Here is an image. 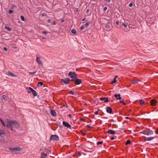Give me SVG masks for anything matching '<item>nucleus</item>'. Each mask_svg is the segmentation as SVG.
Returning <instances> with one entry per match:
<instances>
[{
  "instance_id": "obj_1",
  "label": "nucleus",
  "mask_w": 158,
  "mask_h": 158,
  "mask_svg": "<svg viewBox=\"0 0 158 158\" xmlns=\"http://www.w3.org/2000/svg\"><path fill=\"white\" fill-rule=\"evenodd\" d=\"M6 126L11 131L13 130V127L15 128H18L20 125L16 121L8 120L7 122Z\"/></svg>"
},
{
  "instance_id": "obj_2",
  "label": "nucleus",
  "mask_w": 158,
  "mask_h": 158,
  "mask_svg": "<svg viewBox=\"0 0 158 158\" xmlns=\"http://www.w3.org/2000/svg\"><path fill=\"white\" fill-rule=\"evenodd\" d=\"M9 149L10 151L14 152L16 154L19 153V152L22 150V149L19 147L15 148L10 147Z\"/></svg>"
},
{
  "instance_id": "obj_3",
  "label": "nucleus",
  "mask_w": 158,
  "mask_h": 158,
  "mask_svg": "<svg viewBox=\"0 0 158 158\" xmlns=\"http://www.w3.org/2000/svg\"><path fill=\"white\" fill-rule=\"evenodd\" d=\"M140 133L145 135H152L154 133L153 131L149 129H148L146 130H144L140 132Z\"/></svg>"
},
{
  "instance_id": "obj_4",
  "label": "nucleus",
  "mask_w": 158,
  "mask_h": 158,
  "mask_svg": "<svg viewBox=\"0 0 158 158\" xmlns=\"http://www.w3.org/2000/svg\"><path fill=\"white\" fill-rule=\"evenodd\" d=\"M71 81L74 82L76 85H79L82 83L81 80L80 79H78L77 77L74 79L71 80Z\"/></svg>"
},
{
  "instance_id": "obj_5",
  "label": "nucleus",
  "mask_w": 158,
  "mask_h": 158,
  "mask_svg": "<svg viewBox=\"0 0 158 158\" xmlns=\"http://www.w3.org/2000/svg\"><path fill=\"white\" fill-rule=\"evenodd\" d=\"M68 75L71 78V80L74 79L77 77V75L75 73L72 72H70L68 74Z\"/></svg>"
},
{
  "instance_id": "obj_6",
  "label": "nucleus",
  "mask_w": 158,
  "mask_h": 158,
  "mask_svg": "<svg viewBox=\"0 0 158 158\" xmlns=\"http://www.w3.org/2000/svg\"><path fill=\"white\" fill-rule=\"evenodd\" d=\"M59 139L58 136L56 135H51L50 137V140L53 141L58 140Z\"/></svg>"
},
{
  "instance_id": "obj_7",
  "label": "nucleus",
  "mask_w": 158,
  "mask_h": 158,
  "mask_svg": "<svg viewBox=\"0 0 158 158\" xmlns=\"http://www.w3.org/2000/svg\"><path fill=\"white\" fill-rule=\"evenodd\" d=\"M70 79L69 78H66L65 79H61L60 82H63L64 84H69V83Z\"/></svg>"
},
{
  "instance_id": "obj_8",
  "label": "nucleus",
  "mask_w": 158,
  "mask_h": 158,
  "mask_svg": "<svg viewBox=\"0 0 158 158\" xmlns=\"http://www.w3.org/2000/svg\"><path fill=\"white\" fill-rule=\"evenodd\" d=\"M28 88L32 92V94L34 96H35L37 95V94L36 92L33 89L30 87H29Z\"/></svg>"
},
{
  "instance_id": "obj_9",
  "label": "nucleus",
  "mask_w": 158,
  "mask_h": 158,
  "mask_svg": "<svg viewBox=\"0 0 158 158\" xmlns=\"http://www.w3.org/2000/svg\"><path fill=\"white\" fill-rule=\"evenodd\" d=\"M150 103L152 106H154L156 105L157 101L155 100L152 99L150 101Z\"/></svg>"
},
{
  "instance_id": "obj_10",
  "label": "nucleus",
  "mask_w": 158,
  "mask_h": 158,
  "mask_svg": "<svg viewBox=\"0 0 158 158\" xmlns=\"http://www.w3.org/2000/svg\"><path fill=\"white\" fill-rule=\"evenodd\" d=\"M63 125L65 127L70 129L71 128V126L68 123L65 122H63Z\"/></svg>"
},
{
  "instance_id": "obj_11",
  "label": "nucleus",
  "mask_w": 158,
  "mask_h": 158,
  "mask_svg": "<svg viewBox=\"0 0 158 158\" xmlns=\"http://www.w3.org/2000/svg\"><path fill=\"white\" fill-rule=\"evenodd\" d=\"M106 111L107 113L109 114H112L113 113L112 109L110 107H106Z\"/></svg>"
},
{
  "instance_id": "obj_12",
  "label": "nucleus",
  "mask_w": 158,
  "mask_h": 158,
  "mask_svg": "<svg viewBox=\"0 0 158 158\" xmlns=\"http://www.w3.org/2000/svg\"><path fill=\"white\" fill-rule=\"evenodd\" d=\"M40 157V158H48L47 154L44 153V152L41 153Z\"/></svg>"
},
{
  "instance_id": "obj_13",
  "label": "nucleus",
  "mask_w": 158,
  "mask_h": 158,
  "mask_svg": "<svg viewBox=\"0 0 158 158\" xmlns=\"http://www.w3.org/2000/svg\"><path fill=\"white\" fill-rule=\"evenodd\" d=\"M154 138L155 137H147L144 139V141H151L154 139Z\"/></svg>"
},
{
  "instance_id": "obj_14",
  "label": "nucleus",
  "mask_w": 158,
  "mask_h": 158,
  "mask_svg": "<svg viewBox=\"0 0 158 158\" xmlns=\"http://www.w3.org/2000/svg\"><path fill=\"white\" fill-rule=\"evenodd\" d=\"M140 81L137 79H134L131 81V83L132 84H135L137 83Z\"/></svg>"
},
{
  "instance_id": "obj_15",
  "label": "nucleus",
  "mask_w": 158,
  "mask_h": 158,
  "mask_svg": "<svg viewBox=\"0 0 158 158\" xmlns=\"http://www.w3.org/2000/svg\"><path fill=\"white\" fill-rule=\"evenodd\" d=\"M107 132L109 134H110L111 135H114L115 134V131H114L112 130L111 129H109L108 130Z\"/></svg>"
},
{
  "instance_id": "obj_16",
  "label": "nucleus",
  "mask_w": 158,
  "mask_h": 158,
  "mask_svg": "<svg viewBox=\"0 0 158 158\" xmlns=\"http://www.w3.org/2000/svg\"><path fill=\"white\" fill-rule=\"evenodd\" d=\"M36 61L37 62V63L39 64H42V62L41 60V59L40 57H36Z\"/></svg>"
},
{
  "instance_id": "obj_17",
  "label": "nucleus",
  "mask_w": 158,
  "mask_h": 158,
  "mask_svg": "<svg viewBox=\"0 0 158 158\" xmlns=\"http://www.w3.org/2000/svg\"><path fill=\"white\" fill-rule=\"evenodd\" d=\"M100 100L102 101H103L104 102H107L109 101L108 99L107 98H100Z\"/></svg>"
},
{
  "instance_id": "obj_18",
  "label": "nucleus",
  "mask_w": 158,
  "mask_h": 158,
  "mask_svg": "<svg viewBox=\"0 0 158 158\" xmlns=\"http://www.w3.org/2000/svg\"><path fill=\"white\" fill-rule=\"evenodd\" d=\"M114 96L117 99L121 100V98L120 97V95L119 94H114Z\"/></svg>"
},
{
  "instance_id": "obj_19",
  "label": "nucleus",
  "mask_w": 158,
  "mask_h": 158,
  "mask_svg": "<svg viewBox=\"0 0 158 158\" xmlns=\"http://www.w3.org/2000/svg\"><path fill=\"white\" fill-rule=\"evenodd\" d=\"M51 113L53 116H56V113L54 110H52L51 111Z\"/></svg>"
},
{
  "instance_id": "obj_20",
  "label": "nucleus",
  "mask_w": 158,
  "mask_h": 158,
  "mask_svg": "<svg viewBox=\"0 0 158 158\" xmlns=\"http://www.w3.org/2000/svg\"><path fill=\"white\" fill-rule=\"evenodd\" d=\"M5 135V133L4 131L3 130L0 129V136L3 137Z\"/></svg>"
},
{
  "instance_id": "obj_21",
  "label": "nucleus",
  "mask_w": 158,
  "mask_h": 158,
  "mask_svg": "<svg viewBox=\"0 0 158 158\" xmlns=\"http://www.w3.org/2000/svg\"><path fill=\"white\" fill-rule=\"evenodd\" d=\"M105 27L106 29V30L107 31H110V26L109 25H106Z\"/></svg>"
},
{
  "instance_id": "obj_22",
  "label": "nucleus",
  "mask_w": 158,
  "mask_h": 158,
  "mask_svg": "<svg viewBox=\"0 0 158 158\" xmlns=\"http://www.w3.org/2000/svg\"><path fill=\"white\" fill-rule=\"evenodd\" d=\"M8 73V75H10L12 77H14L15 76V75L13 73H11V72H10V71H9Z\"/></svg>"
},
{
  "instance_id": "obj_23",
  "label": "nucleus",
  "mask_w": 158,
  "mask_h": 158,
  "mask_svg": "<svg viewBox=\"0 0 158 158\" xmlns=\"http://www.w3.org/2000/svg\"><path fill=\"white\" fill-rule=\"evenodd\" d=\"M0 121L1 122V123H2V126L4 127H5L6 126L4 122L2 121V119L0 118Z\"/></svg>"
},
{
  "instance_id": "obj_24",
  "label": "nucleus",
  "mask_w": 158,
  "mask_h": 158,
  "mask_svg": "<svg viewBox=\"0 0 158 158\" xmlns=\"http://www.w3.org/2000/svg\"><path fill=\"white\" fill-rule=\"evenodd\" d=\"M131 141H130V140H128L126 142L125 144L126 145H127L129 144H131Z\"/></svg>"
},
{
  "instance_id": "obj_25",
  "label": "nucleus",
  "mask_w": 158,
  "mask_h": 158,
  "mask_svg": "<svg viewBox=\"0 0 158 158\" xmlns=\"http://www.w3.org/2000/svg\"><path fill=\"white\" fill-rule=\"evenodd\" d=\"M71 32L74 34H76L77 33V31L75 29H73L71 31Z\"/></svg>"
},
{
  "instance_id": "obj_26",
  "label": "nucleus",
  "mask_w": 158,
  "mask_h": 158,
  "mask_svg": "<svg viewBox=\"0 0 158 158\" xmlns=\"http://www.w3.org/2000/svg\"><path fill=\"white\" fill-rule=\"evenodd\" d=\"M140 104L141 105H143L144 103V102L142 100L140 99L139 100Z\"/></svg>"
},
{
  "instance_id": "obj_27",
  "label": "nucleus",
  "mask_w": 158,
  "mask_h": 158,
  "mask_svg": "<svg viewBox=\"0 0 158 158\" xmlns=\"http://www.w3.org/2000/svg\"><path fill=\"white\" fill-rule=\"evenodd\" d=\"M103 142L102 141H98L97 143V145H99L100 144L102 145L103 144Z\"/></svg>"
},
{
  "instance_id": "obj_28",
  "label": "nucleus",
  "mask_w": 158,
  "mask_h": 158,
  "mask_svg": "<svg viewBox=\"0 0 158 158\" xmlns=\"http://www.w3.org/2000/svg\"><path fill=\"white\" fill-rule=\"evenodd\" d=\"M5 28L7 29L9 31H10L11 30V29L9 27L6 26Z\"/></svg>"
},
{
  "instance_id": "obj_29",
  "label": "nucleus",
  "mask_w": 158,
  "mask_h": 158,
  "mask_svg": "<svg viewBox=\"0 0 158 158\" xmlns=\"http://www.w3.org/2000/svg\"><path fill=\"white\" fill-rule=\"evenodd\" d=\"M116 79H115V78H114L113 80L111 82V84H113V83H116Z\"/></svg>"
},
{
  "instance_id": "obj_30",
  "label": "nucleus",
  "mask_w": 158,
  "mask_h": 158,
  "mask_svg": "<svg viewBox=\"0 0 158 158\" xmlns=\"http://www.w3.org/2000/svg\"><path fill=\"white\" fill-rule=\"evenodd\" d=\"M80 132L82 135L85 136L86 135V133H84L82 130H81Z\"/></svg>"
},
{
  "instance_id": "obj_31",
  "label": "nucleus",
  "mask_w": 158,
  "mask_h": 158,
  "mask_svg": "<svg viewBox=\"0 0 158 158\" xmlns=\"http://www.w3.org/2000/svg\"><path fill=\"white\" fill-rule=\"evenodd\" d=\"M20 18H21V20L23 21H25V19L23 17V15H21V16H20Z\"/></svg>"
},
{
  "instance_id": "obj_32",
  "label": "nucleus",
  "mask_w": 158,
  "mask_h": 158,
  "mask_svg": "<svg viewBox=\"0 0 158 158\" xmlns=\"http://www.w3.org/2000/svg\"><path fill=\"white\" fill-rule=\"evenodd\" d=\"M124 101V100H121L120 101V103H122L123 105H126V104L125 103H124L123 101Z\"/></svg>"
},
{
  "instance_id": "obj_33",
  "label": "nucleus",
  "mask_w": 158,
  "mask_h": 158,
  "mask_svg": "<svg viewBox=\"0 0 158 158\" xmlns=\"http://www.w3.org/2000/svg\"><path fill=\"white\" fill-rule=\"evenodd\" d=\"M36 73V71H35V72H29L28 73L30 75H33L34 74H35Z\"/></svg>"
},
{
  "instance_id": "obj_34",
  "label": "nucleus",
  "mask_w": 158,
  "mask_h": 158,
  "mask_svg": "<svg viewBox=\"0 0 158 158\" xmlns=\"http://www.w3.org/2000/svg\"><path fill=\"white\" fill-rule=\"evenodd\" d=\"M6 97L5 95H3L2 96V98L4 100H5V99H6Z\"/></svg>"
},
{
  "instance_id": "obj_35",
  "label": "nucleus",
  "mask_w": 158,
  "mask_h": 158,
  "mask_svg": "<svg viewBox=\"0 0 158 158\" xmlns=\"http://www.w3.org/2000/svg\"><path fill=\"white\" fill-rule=\"evenodd\" d=\"M39 84H40V85H43V83L42 82L40 81L38 83V85Z\"/></svg>"
},
{
  "instance_id": "obj_36",
  "label": "nucleus",
  "mask_w": 158,
  "mask_h": 158,
  "mask_svg": "<svg viewBox=\"0 0 158 158\" xmlns=\"http://www.w3.org/2000/svg\"><path fill=\"white\" fill-rule=\"evenodd\" d=\"M85 28V27L84 26H82L80 28V29L81 30H83Z\"/></svg>"
},
{
  "instance_id": "obj_37",
  "label": "nucleus",
  "mask_w": 158,
  "mask_h": 158,
  "mask_svg": "<svg viewBox=\"0 0 158 158\" xmlns=\"http://www.w3.org/2000/svg\"><path fill=\"white\" fill-rule=\"evenodd\" d=\"M122 25L123 26H124L125 28H126L127 27V25L124 23H123Z\"/></svg>"
},
{
  "instance_id": "obj_38",
  "label": "nucleus",
  "mask_w": 158,
  "mask_h": 158,
  "mask_svg": "<svg viewBox=\"0 0 158 158\" xmlns=\"http://www.w3.org/2000/svg\"><path fill=\"white\" fill-rule=\"evenodd\" d=\"M69 93L71 94H72V95H73L74 94V92L72 91H69Z\"/></svg>"
},
{
  "instance_id": "obj_39",
  "label": "nucleus",
  "mask_w": 158,
  "mask_h": 158,
  "mask_svg": "<svg viewBox=\"0 0 158 158\" xmlns=\"http://www.w3.org/2000/svg\"><path fill=\"white\" fill-rule=\"evenodd\" d=\"M155 133L156 134H158V128L156 129V130L155 131Z\"/></svg>"
},
{
  "instance_id": "obj_40",
  "label": "nucleus",
  "mask_w": 158,
  "mask_h": 158,
  "mask_svg": "<svg viewBox=\"0 0 158 158\" xmlns=\"http://www.w3.org/2000/svg\"><path fill=\"white\" fill-rule=\"evenodd\" d=\"M47 15V14L45 13H43L41 14V16H46Z\"/></svg>"
},
{
  "instance_id": "obj_41",
  "label": "nucleus",
  "mask_w": 158,
  "mask_h": 158,
  "mask_svg": "<svg viewBox=\"0 0 158 158\" xmlns=\"http://www.w3.org/2000/svg\"><path fill=\"white\" fill-rule=\"evenodd\" d=\"M80 120L81 121H83L84 122L85 121V120L82 118H81L80 119Z\"/></svg>"
},
{
  "instance_id": "obj_42",
  "label": "nucleus",
  "mask_w": 158,
  "mask_h": 158,
  "mask_svg": "<svg viewBox=\"0 0 158 158\" xmlns=\"http://www.w3.org/2000/svg\"><path fill=\"white\" fill-rule=\"evenodd\" d=\"M13 12V11L12 10H10L9 11V13L10 14H11Z\"/></svg>"
},
{
  "instance_id": "obj_43",
  "label": "nucleus",
  "mask_w": 158,
  "mask_h": 158,
  "mask_svg": "<svg viewBox=\"0 0 158 158\" xmlns=\"http://www.w3.org/2000/svg\"><path fill=\"white\" fill-rule=\"evenodd\" d=\"M86 127H87L89 128L90 129H91L92 128V127L90 126L89 125H87Z\"/></svg>"
},
{
  "instance_id": "obj_44",
  "label": "nucleus",
  "mask_w": 158,
  "mask_h": 158,
  "mask_svg": "<svg viewBox=\"0 0 158 158\" xmlns=\"http://www.w3.org/2000/svg\"><path fill=\"white\" fill-rule=\"evenodd\" d=\"M89 24V23L88 22H87L85 24V26L87 27L88 26Z\"/></svg>"
},
{
  "instance_id": "obj_45",
  "label": "nucleus",
  "mask_w": 158,
  "mask_h": 158,
  "mask_svg": "<svg viewBox=\"0 0 158 158\" xmlns=\"http://www.w3.org/2000/svg\"><path fill=\"white\" fill-rule=\"evenodd\" d=\"M42 33L43 34H47L48 32L47 31H42Z\"/></svg>"
},
{
  "instance_id": "obj_46",
  "label": "nucleus",
  "mask_w": 158,
  "mask_h": 158,
  "mask_svg": "<svg viewBox=\"0 0 158 158\" xmlns=\"http://www.w3.org/2000/svg\"><path fill=\"white\" fill-rule=\"evenodd\" d=\"M77 154L79 156H80L81 155V154L80 152H77Z\"/></svg>"
},
{
  "instance_id": "obj_47",
  "label": "nucleus",
  "mask_w": 158,
  "mask_h": 158,
  "mask_svg": "<svg viewBox=\"0 0 158 158\" xmlns=\"http://www.w3.org/2000/svg\"><path fill=\"white\" fill-rule=\"evenodd\" d=\"M119 21H116V25H118L119 24Z\"/></svg>"
},
{
  "instance_id": "obj_48",
  "label": "nucleus",
  "mask_w": 158,
  "mask_h": 158,
  "mask_svg": "<svg viewBox=\"0 0 158 158\" xmlns=\"http://www.w3.org/2000/svg\"><path fill=\"white\" fill-rule=\"evenodd\" d=\"M98 111H96L94 112V114L95 115H97L98 114Z\"/></svg>"
},
{
  "instance_id": "obj_49",
  "label": "nucleus",
  "mask_w": 158,
  "mask_h": 158,
  "mask_svg": "<svg viewBox=\"0 0 158 158\" xmlns=\"http://www.w3.org/2000/svg\"><path fill=\"white\" fill-rule=\"evenodd\" d=\"M107 9V7H105L104 8V11H106Z\"/></svg>"
},
{
  "instance_id": "obj_50",
  "label": "nucleus",
  "mask_w": 158,
  "mask_h": 158,
  "mask_svg": "<svg viewBox=\"0 0 158 158\" xmlns=\"http://www.w3.org/2000/svg\"><path fill=\"white\" fill-rule=\"evenodd\" d=\"M133 5V4L132 3H130L129 4V6H130V7H131Z\"/></svg>"
},
{
  "instance_id": "obj_51",
  "label": "nucleus",
  "mask_w": 158,
  "mask_h": 158,
  "mask_svg": "<svg viewBox=\"0 0 158 158\" xmlns=\"http://www.w3.org/2000/svg\"><path fill=\"white\" fill-rule=\"evenodd\" d=\"M104 0L108 2H110V0Z\"/></svg>"
},
{
  "instance_id": "obj_52",
  "label": "nucleus",
  "mask_w": 158,
  "mask_h": 158,
  "mask_svg": "<svg viewBox=\"0 0 158 158\" xmlns=\"http://www.w3.org/2000/svg\"><path fill=\"white\" fill-rule=\"evenodd\" d=\"M4 50L5 51H6L7 50V48H6L4 47Z\"/></svg>"
},
{
  "instance_id": "obj_53",
  "label": "nucleus",
  "mask_w": 158,
  "mask_h": 158,
  "mask_svg": "<svg viewBox=\"0 0 158 158\" xmlns=\"http://www.w3.org/2000/svg\"><path fill=\"white\" fill-rule=\"evenodd\" d=\"M114 139V137H111L110 138V139L111 140H112L113 139Z\"/></svg>"
},
{
  "instance_id": "obj_54",
  "label": "nucleus",
  "mask_w": 158,
  "mask_h": 158,
  "mask_svg": "<svg viewBox=\"0 0 158 158\" xmlns=\"http://www.w3.org/2000/svg\"><path fill=\"white\" fill-rule=\"evenodd\" d=\"M48 22L49 23H50L51 22V20L50 19H48Z\"/></svg>"
},
{
  "instance_id": "obj_55",
  "label": "nucleus",
  "mask_w": 158,
  "mask_h": 158,
  "mask_svg": "<svg viewBox=\"0 0 158 158\" xmlns=\"http://www.w3.org/2000/svg\"><path fill=\"white\" fill-rule=\"evenodd\" d=\"M69 116L70 118H71V117H72V116H71V114H69L68 115Z\"/></svg>"
},
{
  "instance_id": "obj_56",
  "label": "nucleus",
  "mask_w": 158,
  "mask_h": 158,
  "mask_svg": "<svg viewBox=\"0 0 158 158\" xmlns=\"http://www.w3.org/2000/svg\"><path fill=\"white\" fill-rule=\"evenodd\" d=\"M125 118L126 119H129V117H125Z\"/></svg>"
},
{
  "instance_id": "obj_57",
  "label": "nucleus",
  "mask_w": 158,
  "mask_h": 158,
  "mask_svg": "<svg viewBox=\"0 0 158 158\" xmlns=\"http://www.w3.org/2000/svg\"><path fill=\"white\" fill-rule=\"evenodd\" d=\"M89 11V9H87L86 10V13H88V12Z\"/></svg>"
},
{
  "instance_id": "obj_58",
  "label": "nucleus",
  "mask_w": 158,
  "mask_h": 158,
  "mask_svg": "<svg viewBox=\"0 0 158 158\" xmlns=\"http://www.w3.org/2000/svg\"><path fill=\"white\" fill-rule=\"evenodd\" d=\"M85 18H83L82 19V21H85Z\"/></svg>"
},
{
  "instance_id": "obj_59",
  "label": "nucleus",
  "mask_w": 158,
  "mask_h": 158,
  "mask_svg": "<svg viewBox=\"0 0 158 158\" xmlns=\"http://www.w3.org/2000/svg\"><path fill=\"white\" fill-rule=\"evenodd\" d=\"M53 24L54 25H55V24H56V22H55V21H54V22H53Z\"/></svg>"
},
{
  "instance_id": "obj_60",
  "label": "nucleus",
  "mask_w": 158,
  "mask_h": 158,
  "mask_svg": "<svg viewBox=\"0 0 158 158\" xmlns=\"http://www.w3.org/2000/svg\"><path fill=\"white\" fill-rule=\"evenodd\" d=\"M13 48H17V47H15V46H13Z\"/></svg>"
},
{
  "instance_id": "obj_61",
  "label": "nucleus",
  "mask_w": 158,
  "mask_h": 158,
  "mask_svg": "<svg viewBox=\"0 0 158 158\" xmlns=\"http://www.w3.org/2000/svg\"><path fill=\"white\" fill-rule=\"evenodd\" d=\"M118 77V76H115V77H114V78H115V79H116V78H117Z\"/></svg>"
},
{
  "instance_id": "obj_62",
  "label": "nucleus",
  "mask_w": 158,
  "mask_h": 158,
  "mask_svg": "<svg viewBox=\"0 0 158 158\" xmlns=\"http://www.w3.org/2000/svg\"><path fill=\"white\" fill-rule=\"evenodd\" d=\"M27 92L28 93H31V91H27Z\"/></svg>"
},
{
  "instance_id": "obj_63",
  "label": "nucleus",
  "mask_w": 158,
  "mask_h": 158,
  "mask_svg": "<svg viewBox=\"0 0 158 158\" xmlns=\"http://www.w3.org/2000/svg\"><path fill=\"white\" fill-rule=\"evenodd\" d=\"M64 20H62V21H61V23H63L64 22Z\"/></svg>"
}]
</instances>
